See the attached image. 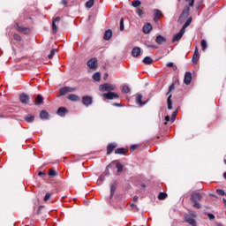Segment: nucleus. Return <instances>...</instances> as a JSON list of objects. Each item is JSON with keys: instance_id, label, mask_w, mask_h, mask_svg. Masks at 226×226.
<instances>
[{"instance_id": "20e7f679", "label": "nucleus", "mask_w": 226, "mask_h": 226, "mask_svg": "<svg viewBox=\"0 0 226 226\" xmlns=\"http://www.w3.org/2000/svg\"><path fill=\"white\" fill-rule=\"evenodd\" d=\"M15 27L19 33H22L23 34H29L31 33V28L22 26L19 23H15Z\"/></svg>"}, {"instance_id": "a18cd8bd", "label": "nucleus", "mask_w": 226, "mask_h": 226, "mask_svg": "<svg viewBox=\"0 0 226 226\" xmlns=\"http://www.w3.org/2000/svg\"><path fill=\"white\" fill-rule=\"evenodd\" d=\"M122 91H123L124 93H125V94L130 93V87L124 86V87H123Z\"/></svg>"}, {"instance_id": "7c9ffc66", "label": "nucleus", "mask_w": 226, "mask_h": 226, "mask_svg": "<svg viewBox=\"0 0 226 226\" xmlns=\"http://www.w3.org/2000/svg\"><path fill=\"white\" fill-rule=\"evenodd\" d=\"M66 94H68V88L66 87H61L59 96H64Z\"/></svg>"}, {"instance_id": "a19ab883", "label": "nucleus", "mask_w": 226, "mask_h": 226, "mask_svg": "<svg viewBox=\"0 0 226 226\" xmlns=\"http://www.w3.org/2000/svg\"><path fill=\"white\" fill-rule=\"evenodd\" d=\"M120 31H124V19L123 18L120 19Z\"/></svg>"}, {"instance_id": "052dcab7", "label": "nucleus", "mask_w": 226, "mask_h": 226, "mask_svg": "<svg viewBox=\"0 0 226 226\" xmlns=\"http://www.w3.org/2000/svg\"><path fill=\"white\" fill-rule=\"evenodd\" d=\"M131 149H132V151H135V149H137V145H132V146L131 147Z\"/></svg>"}, {"instance_id": "4be33fe9", "label": "nucleus", "mask_w": 226, "mask_h": 226, "mask_svg": "<svg viewBox=\"0 0 226 226\" xmlns=\"http://www.w3.org/2000/svg\"><path fill=\"white\" fill-rule=\"evenodd\" d=\"M103 38L106 41H109L112 38V30L109 29L104 33Z\"/></svg>"}, {"instance_id": "aec40b11", "label": "nucleus", "mask_w": 226, "mask_h": 226, "mask_svg": "<svg viewBox=\"0 0 226 226\" xmlns=\"http://www.w3.org/2000/svg\"><path fill=\"white\" fill-rule=\"evenodd\" d=\"M162 11L158 10V9H154V20L156 22V20H158V19H160V17H162Z\"/></svg>"}, {"instance_id": "69168bd1", "label": "nucleus", "mask_w": 226, "mask_h": 226, "mask_svg": "<svg viewBox=\"0 0 226 226\" xmlns=\"http://www.w3.org/2000/svg\"><path fill=\"white\" fill-rule=\"evenodd\" d=\"M115 107H121V105L119 103H114L113 104Z\"/></svg>"}, {"instance_id": "e2e57ef3", "label": "nucleus", "mask_w": 226, "mask_h": 226, "mask_svg": "<svg viewBox=\"0 0 226 226\" xmlns=\"http://www.w3.org/2000/svg\"><path fill=\"white\" fill-rule=\"evenodd\" d=\"M137 200H139V197L134 196V197H133V201H134V202H137Z\"/></svg>"}, {"instance_id": "7ed1b4c3", "label": "nucleus", "mask_w": 226, "mask_h": 226, "mask_svg": "<svg viewBox=\"0 0 226 226\" xmlns=\"http://www.w3.org/2000/svg\"><path fill=\"white\" fill-rule=\"evenodd\" d=\"M100 91H102V93L105 91H116V86L113 84H109V83H105L103 85H101L99 87Z\"/></svg>"}, {"instance_id": "dca6fc26", "label": "nucleus", "mask_w": 226, "mask_h": 226, "mask_svg": "<svg viewBox=\"0 0 226 226\" xmlns=\"http://www.w3.org/2000/svg\"><path fill=\"white\" fill-rule=\"evenodd\" d=\"M57 114L58 116H60L61 117H64V116H66V114H68V109L64 107H60L57 109Z\"/></svg>"}, {"instance_id": "2f4dec72", "label": "nucleus", "mask_w": 226, "mask_h": 226, "mask_svg": "<svg viewBox=\"0 0 226 226\" xmlns=\"http://www.w3.org/2000/svg\"><path fill=\"white\" fill-rule=\"evenodd\" d=\"M25 120L27 123H33V121H34V116L33 115H27L26 117H25Z\"/></svg>"}, {"instance_id": "c85d7f7f", "label": "nucleus", "mask_w": 226, "mask_h": 226, "mask_svg": "<svg viewBox=\"0 0 226 226\" xmlns=\"http://www.w3.org/2000/svg\"><path fill=\"white\" fill-rule=\"evenodd\" d=\"M153 58H151V56H146L144 59H143V63L144 64H153Z\"/></svg>"}, {"instance_id": "4c0bfd02", "label": "nucleus", "mask_w": 226, "mask_h": 226, "mask_svg": "<svg viewBox=\"0 0 226 226\" xmlns=\"http://www.w3.org/2000/svg\"><path fill=\"white\" fill-rule=\"evenodd\" d=\"M116 168L117 170V172L119 173L123 172V164H121L120 162L116 163Z\"/></svg>"}, {"instance_id": "ea45409f", "label": "nucleus", "mask_w": 226, "mask_h": 226, "mask_svg": "<svg viewBox=\"0 0 226 226\" xmlns=\"http://www.w3.org/2000/svg\"><path fill=\"white\" fill-rule=\"evenodd\" d=\"M13 38L16 41H22V37L19 34H14Z\"/></svg>"}, {"instance_id": "58836bf2", "label": "nucleus", "mask_w": 226, "mask_h": 226, "mask_svg": "<svg viewBox=\"0 0 226 226\" xmlns=\"http://www.w3.org/2000/svg\"><path fill=\"white\" fill-rule=\"evenodd\" d=\"M201 48L202 50H206V49H207V41H206V40L201 41Z\"/></svg>"}, {"instance_id": "e433bc0d", "label": "nucleus", "mask_w": 226, "mask_h": 226, "mask_svg": "<svg viewBox=\"0 0 226 226\" xmlns=\"http://www.w3.org/2000/svg\"><path fill=\"white\" fill-rule=\"evenodd\" d=\"M94 5V0H89L86 3L87 8H93Z\"/></svg>"}, {"instance_id": "6ab92c4d", "label": "nucleus", "mask_w": 226, "mask_h": 226, "mask_svg": "<svg viewBox=\"0 0 226 226\" xmlns=\"http://www.w3.org/2000/svg\"><path fill=\"white\" fill-rule=\"evenodd\" d=\"M67 100L71 102H80V97L75 94H72L67 96Z\"/></svg>"}, {"instance_id": "5fc2aeb1", "label": "nucleus", "mask_w": 226, "mask_h": 226, "mask_svg": "<svg viewBox=\"0 0 226 226\" xmlns=\"http://www.w3.org/2000/svg\"><path fill=\"white\" fill-rule=\"evenodd\" d=\"M99 181H101L102 183H103V181H105V176H104V175H102V176L99 177Z\"/></svg>"}, {"instance_id": "09e8293b", "label": "nucleus", "mask_w": 226, "mask_h": 226, "mask_svg": "<svg viewBox=\"0 0 226 226\" xmlns=\"http://www.w3.org/2000/svg\"><path fill=\"white\" fill-rule=\"evenodd\" d=\"M67 93H75L76 89L71 87H66Z\"/></svg>"}, {"instance_id": "864d4df0", "label": "nucleus", "mask_w": 226, "mask_h": 226, "mask_svg": "<svg viewBox=\"0 0 226 226\" xmlns=\"http://www.w3.org/2000/svg\"><path fill=\"white\" fill-rule=\"evenodd\" d=\"M207 216H208L209 220H215V215L207 214Z\"/></svg>"}, {"instance_id": "79ce46f5", "label": "nucleus", "mask_w": 226, "mask_h": 226, "mask_svg": "<svg viewBox=\"0 0 226 226\" xmlns=\"http://www.w3.org/2000/svg\"><path fill=\"white\" fill-rule=\"evenodd\" d=\"M136 13L139 15V17L143 18L144 17V11L141 9H137Z\"/></svg>"}, {"instance_id": "412c9836", "label": "nucleus", "mask_w": 226, "mask_h": 226, "mask_svg": "<svg viewBox=\"0 0 226 226\" xmlns=\"http://www.w3.org/2000/svg\"><path fill=\"white\" fill-rule=\"evenodd\" d=\"M132 57H139L140 56V48L139 47H135L132 50Z\"/></svg>"}, {"instance_id": "423d86ee", "label": "nucleus", "mask_w": 226, "mask_h": 226, "mask_svg": "<svg viewBox=\"0 0 226 226\" xmlns=\"http://www.w3.org/2000/svg\"><path fill=\"white\" fill-rule=\"evenodd\" d=\"M81 102L85 107H89L90 105H93V97L85 95L82 97Z\"/></svg>"}, {"instance_id": "8fccbe9b", "label": "nucleus", "mask_w": 226, "mask_h": 226, "mask_svg": "<svg viewBox=\"0 0 226 226\" xmlns=\"http://www.w3.org/2000/svg\"><path fill=\"white\" fill-rule=\"evenodd\" d=\"M50 199V193H46L44 196V200L47 202V200H49Z\"/></svg>"}, {"instance_id": "a878e982", "label": "nucleus", "mask_w": 226, "mask_h": 226, "mask_svg": "<svg viewBox=\"0 0 226 226\" xmlns=\"http://www.w3.org/2000/svg\"><path fill=\"white\" fill-rule=\"evenodd\" d=\"M192 24V18H188V19L185 21V25L181 28L184 32H186V27H188Z\"/></svg>"}, {"instance_id": "49530a36", "label": "nucleus", "mask_w": 226, "mask_h": 226, "mask_svg": "<svg viewBox=\"0 0 226 226\" xmlns=\"http://www.w3.org/2000/svg\"><path fill=\"white\" fill-rule=\"evenodd\" d=\"M176 116H177V111L173 112L170 120L172 121V123H174V121H176Z\"/></svg>"}, {"instance_id": "c756f323", "label": "nucleus", "mask_w": 226, "mask_h": 226, "mask_svg": "<svg viewBox=\"0 0 226 226\" xmlns=\"http://www.w3.org/2000/svg\"><path fill=\"white\" fill-rule=\"evenodd\" d=\"M41 119H48L49 118V113L45 110H41L40 113Z\"/></svg>"}, {"instance_id": "473e14b6", "label": "nucleus", "mask_w": 226, "mask_h": 226, "mask_svg": "<svg viewBox=\"0 0 226 226\" xmlns=\"http://www.w3.org/2000/svg\"><path fill=\"white\" fill-rule=\"evenodd\" d=\"M166 66H168V68H173L174 72L177 70V65L174 64L172 62L166 64Z\"/></svg>"}, {"instance_id": "f704fd0d", "label": "nucleus", "mask_w": 226, "mask_h": 226, "mask_svg": "<svg viewBox=\"0 0 226 226\" xmlns=\"http://www.w3.org/2000/svg\"><path fill=\"white\" fill-rule=\"evenodd\" d=\"M174 89H176V84L175 83H172L170 86V88H169V92L166 94L167 96H169L170 94V93H172L174 91Z\"/></svg>"}, {"instance_id": "72a5a7b5", "label": "nucleus", "mask_w": 226, "mask_h": 226, "mask_svg": "<svg viewBox=\"0 0 226 226\" xmlns=\"http://www.w3.org/2000/svg\"><path fill=\"white\" fill-rule=\"evenodd\" d=\"M140 4H141L140 0H135L132 2V6H133V8H139Z\"/></svg>"}, {"instance_id": "6e6552de", "label": "nucleus", "mask_w": 226, "mask_h": 226, "mask_svg": "<svg viewBox=\"0 0 226 226\" xmlns=\"http://www.w3.org/2000/svg\"><path fill=\"white\" fill-rule=\"evenodd\" d=\"M185 222L186 223H189V225L197 226V222L190 215H186V214L185 215Z\"/></svg>"}, {"instance_id": "39448f33", "label": "nucleus", "mask_w": 226, "mask_h": 226, "mask_svg": "<svg viewBox=\"0 0 226 226\" xmlns=\"http://www.w3.org/2000/svg\"><path fill=\"white\" fill-rule=\"evenodd\" d=\"M87 66H88L90 70H96V68H98V59H96V57L91 58L87 62Z\"/></svg>"}, {"instance_id": "0e129e2a", "label": "nucleus", "mask_w": 226, "mask_h": 226, "mask_svg": "<svg viewBox=\"0 0 226 226\" xmlns=\"http://www.w3.org/2000/svg\"><path fill=\"white\" fill-rule=\"evenodd\" d=\"M196 10H200V4L196 6Z\"/></svg>"}, {"instance_id": "4468645a", "label": "nucleus", "mask_w": 226, "mask_h": 226, "mask_svg": "<svg viewBox=\"0 0 226 226\" xmlns=\"http://www.w3.org/2000/svg\"><path fill=\"white\" fill-rule=\"evenodd\" d=\"M151 31H153V26L150 23L144 25L143 33H145V34H149Z\"/></svg>"}, {"instance_id": "f03ea898", "label": "nucleus", "mask_w": 226, "mask_h": 226, "mask_svg": "<svg viewBox=\"0 0 226 226\" xmlns=\"http://www.w3.org/2000/svg\"><path fill=\"white\" fill-rule=\"evenodd\" d=\"M190 15V7L185 6L182 11V14L180 15V17L178 18V22L180 24H183V22H185V20H186V19H188Z\"/></svg>"}, {"instance_id": "3c124183", "label": "nucleus", "mask_w": 226, "mask_h": 226, "mask_svg": "<svg viewBox=\"0 0 226 226\" xmlns=\"http://www.w3.org/2000/svg\"><path fill=\"white\" fill-rule=\"evenodd\" d=\"M43 207H45L44 206H40L38 210H37V215H41V209H43Z\"/></svg>"}, {"instance_id": "393cba45", "label": "nucleus", "mask_w": 226, "mask_h": 226, "mask_svg": "<svg viewBox=\"0 0 226 226\" xmlns=\"http://www.w3.org/2000/svg\"><path fill=\"white\" fill-rule=\"evenodd\" d=\"M41 103H43V97L38 94L35 98V105H41Z\"/></svg>"}, {"instance_id": "680f3d73", "label": "nucleus", "mask_w": 226, "mask_h": 226, "mask_svg": "<svg viewBox=\"0 0 226 226\" xmlns=\"http://www.w3.org/2000/svg\"><path fill=\"white\" fill-rule=\"evenodd\" d=\"M164 119H165V121L169 122V121H170V116H166Z\"/></svg>"}, {"instance_id": "4d7b16f0", "label": "nucleus", "mask_w": 226, "mask_h": 226, "mask_svg": "<svg viewBox=\"0 0 226 226\" xmlns=\"http://www.w3.org/2000/svg\"><path fill=\"white\" fill-rule=\"evenodd\" d=\"M187 215H190V216L192 218H197V214H195V213H190V214H187Z\"/></svg>"}, {"instance_id": "774afa93", "label": "nucleus", "mask_w": 226, "mask_h": 226, "mask_svg": "<svg viewBox=\"0 0 226 226\" xmlns=\"http://www.w3.org/2000/svg\"><path fill=\"white\" fill-rule=\"evenodd\" d=\"M217 226H222V224H217Z\"/></svg>"}, {"instance_id": "ddd939ff", "label": "nucleus", "mask_w": 226, "mask_h": 226, "mask_svg": "<svg viewBox=\"0 0 226 226\" xmlns=\"http://www.w3.org/2000/svg\"><path fill=\"white\" fill-rule=\"evenodd\" d=\"M185 30L181 29L178 34H175L172 39L173 43L176 41H179V40H181V38H183V34H185Z\"/></svg>"}, {"instance_id": "5701e85b", "label": "nucleus", "mask_w": 226, "mask_h": 226, "mask_svg": "<svg viewBox=\"0 0 226 226\" xmlns=\"http://www.w3.org/2000/svg\"><path fill=\"white\" fill-rule=\"evenodd\" d=\"M136 103H137L138 105H139L140 107H142V105H146V102H142V94H138L136 95Z\"/></svg>"}, {"instance_id": "603ef678", "label": "nucleus", "mask_w": 226, "mask_h": 226, "mask_svg": "<svg viewBox=\"0 0 226 226\" xmlns=\"http://www.w3.org/2000/svg\"><path fill=\"white\" fill-rule=\"evenodd\" d=\"M194 4H195V1H194V0H191V1L189 2V6H190L191 8H193Z\"/></svg>"}, {"instance_id": "1a4fd4ad", "label": "nucleus", "mask_w": 226, "mask_h": 226, "mask_svg": "<svg viewBox=\"0 0 226 226\" xmlns=\"http://www.w3.org/2000/svg\"><path fill=\"white\" fill-rule=\"evenodd\" d=\"M184 83L186 86H190V84H192V72H185Z\"/></svg>"}, {"instance_id": "bf43d9fd", "label": "nucleus", "mask_w": 226, "mask_h": 226, "mask_svg": "<svg viewBox=\"0 0 226 226\" xmlns=\"http://www.w3.org/2000/svg\"><path fill=\"white\" fill-rule=\"evenodd\" d=\"M38 176L41 177V176H46L45 172L43 171H39L38 172Z\"/></svg>"}, {"instance_id": "b1692460", "label": "nucleus", "mask_w": 226, "mask_h": 226, "mask_svg": "<svg viewBox=\"0 0 226 226\" xmlns=\"http://www.w3.org/2000/svg\"><path fill=\"white\" fill-rule=\"evenodd\" d=\"M128 153V149L124 147H120L115 150V154H126Z\"/></svg>"}, {"instance_id": "f3484780", "label": "nucleus", "mask_w": 226, "mask_h": 226, "mask_svg": "<svg viewBox=\"0 0 226 226\" xmlns=\"http://www.w3.org/2000/svg\"><path fill=\"white\" fill-rule=\"evenodd\" d=\"M166 41H167V39L162 35H158L155 38V42L157 43V45H163V43H165Z\"/></svg>"}, {"instance_id": "a211bd4d", "label": "nucleus", "mask_w": 226, "mask_h": 226, "mask_svg": "<svg viewBox=\"0 0 226 226\" xmlns=\"http://www.w3.org/2000/svg\"><path fill=\"white\" fill-rule=\"evenodd\" d=\"M116 188H117V183L114 182L110 184V196L109 199H112L114 197V193L116 192Z\"/></svg>"}, {"instance_id": "f257e3e1", "label": "nucleus", "mask_w": 226, "mask_h": 226, "mask_svg": "<svg viewBox=\"0 0 226 226\" xmlns=\"http://www.w3.org/2000/svg\"><path fill=\"white\" fill-rule=\"evenodd\" d=\"M190 200L193 202L192 207H195L196 209H200L202 206L200 205V200H202V193L200 190L192 191L191 193Z\"/></svg>"}, {"instance_id": "338daca9", "label": "nucleus", "mask_w": 226, "mask_h": 226, "mask_svg": "<svg viewBox=\"0 0 226 226\" xmlns=\"http://www.w3.org/2000/svg\"><path fill=\"white\" fill-rule=\"evenodd\" d=\"M0 117H4V115H3V114H0Z\"/></svg>"}, {"instance_id": "9b49d317", "label": "nucleus", "mask_w": 226, "mask_h": 226, "mask_svg": "<svg viewBox=\"0 0 226 226\" xmlns=\"http://www.w3.org/2000/svg\"><path fill=\"white\" fill-rule=\"evenodd\" d=\"M117 147V143H109L107 146V154H111L112 151H114L116 148Z\"/></svg>"}, {"instance_id": "6e6d98bb", "label": "nucleus", "mask_w": 226, "mask_h": 226, "mask_svg": "<svg viewBox=\"0 0 226 226\" xmlns=\"http://www.w3.org/2000/svg\"><path fill=\"white\" fill-rule=\"evenodd\" d=\"M61 4H62L64 6H67V4H68V0H62Z\"/></svg>"}, {"instance_id": "13d9d810", "label": "nucleus", "mask_w": 226, "mask_h": 226, "mask_svg": "<svg viewBox=\"0 0 226 226\" xmlns=\"http://www.w3.org/2000/svg\"><path fill=\"white\" fill-rule=\"evenodd\" d=\"M131 207H133L135 209V211H139V208H137V205L132 203L131 204Z\"/></svg>"}, {"instance_id": "0eeeda50", "label": "nucleus", "mask_w": 226, "mask_h": 226, "mask_svg": "<svg viewBox=\"0 0 226 226\" xmlns=\"http://www.w3.org/2000/svg\"><path fill=\"white\" fill-rule=\"evenodd\" d=\"M103 98H106V100H116L119 98V94L114 93V92H109L102 94Z\"/></svg>"}, {"instance_id": "de8ad7c7", "label": "nucleus", "mask_w": 226, "mask_h": 226, "mask_svg": "<svg viewBox=\"0 0 226 226\" xmlns=\"http://www.w3.org/2000/svg\"><path fill=\"white\" fill-rule=\"evenodd\" d=\"M216 193H218V195H225V191L222 190V189H217L216 190Z\"/></svg>"}, {"instance_id": "bb28decb", "label": "nucleus", "mask_w": 226, "mask_h": 226, "mask_svg": "<svg viewBox=\"0 0 226 226\" xmlns=\"http://www.w3.org/2000/svg\"><path fill=\"white\" fill-rule=\"evenodd\" d=\"M167 103H168L169 110H172V94L169 95V97L167 99Z\"/></svg>"}, {"instance_id": "cd10ccee", "label": "nucleus", "mask_w": 226, "mask_h": 226, "mask_svg": "<svg viewBox=\"0 0 226 226\" xmlns=\"http://www.w3.org/2000/svg\"><path fill=\"white\" fill-rule=\"evenodd\" d=\"M93 79L95 82H100V80H102V74H100V72H95L93 75Z\"/></svg>"}, {"instance_id": "37998d69", "label": "nucleus", "mask_w": 226, "mask_h": 226, "mask_svg": "<svg viewBox=\"0 0 226 226\" xmlns=\"http://www.w3.org/2000/svg\"><path fill=\"white\" fill-rule=\"evenodd\" d=\"M49 176H57V172H56V170L49 169Z\"/></svg>"}, {"instance_id": "f8f14e48", "label": "nucleus", "mask_w": 226, "mask_h": 226, "mask_svg": "<svg viewBox=\"0 0 226 226\" xmlns=\"http://www.w3.org/2000/svg\"><path fill=\"white\" fill-rule=\"evenodd\" d=\"M61 20V17H56L53 19L52 22V31L54 34H57V25H56V22H59Z\"/></svg>"}, {"instance_id": "9d476101", "label": "nucleus", "mask_w": 226, "mask_h": 226, "mask_svg": "<svg viewBox=\"0 0 226 226\" xmlns=\"http://www.w3.org/2000/svg\"><path fill=\"white\" fill-rule=\"evenodd\" d=\"M199 59H200V55H199V48L196 47L192 56V63L197 64V63H199Z\"/></svg>"}, {"instance_id": "c9c22d12", "label": "nucleus", "mask_w": 226, "mask_h": 226, "mask_svg": "<svg viewBox=\"0 0 226 226\" xmlns=\"http://www.w3.org/2000/svg\"><path fill=\"white\" fill-rule=\"evenodd\" d=\"M167 197V192H160L158 195L159 200H165Z\"/></svg>"}, {"instance_id": "c03bdc74", "label": "nucleus", "mask_w": 226, "mask_h": 226, "mask_svg": "<svg viewBox=\"0 0 226 226\" xmlns=\"http://www.w3.org/2000/svg\"><path fill=\"white\" fill-rule=\"evenodd\" d=\"M56 54V49H51L50 54L48 55L49 59H52L54 57V55Z\"/></svg>"}, {"instance_id": "2eb2a0df", "label": "nucleus", "mask_w": 226, "mask_h": 226, "mask_svg": "<svg viewBox=\"0 0 226 226\" xmlns=\"http://www.w3.org/2000/svg\"><path fill=\"white\" fill-rule=\"evenodd\" d=\"M29 95L26 94H22L19 95V101L21 102V103H25L27 104L29 103Z\"/></svg>"}]
</instances>
